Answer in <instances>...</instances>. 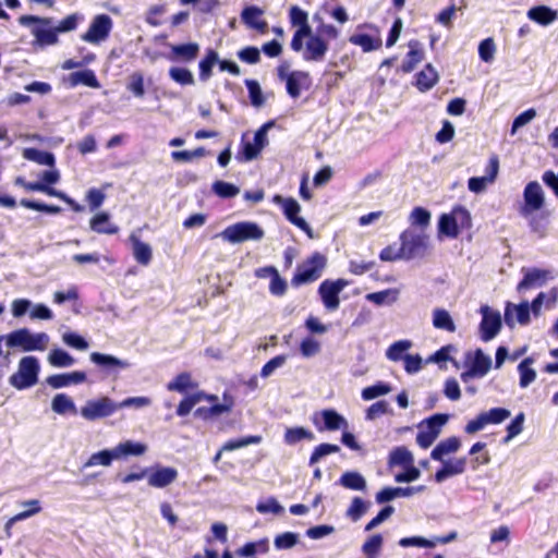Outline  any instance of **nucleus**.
<instances>
[{
	"label": "nucleus",
	"mask_w": 558,
	"mask_h": 558,
	"mask_svg": "<svg viewBox=\"0 0 558 558\" xmlns=\"http://www.w3.org/2000/svg\"><path fill=\"white\" fill-rule=\"evenodd\" d=\"M546 204L545 192L537 181L529 182L523 191V202L519 207V214L527 220L532 232L543 238L547 233L545 216H537Z\"/></svg>",
	"instance_id": "obj_1"
},
{
	"label": "nucleus",
	"mask_w": 558,
	"mask_h": 558,
	"mask_svg": "<svg viewBox=\"0 0 558 558\" xmlns=\"http://www.w3.org/2000/svg\"><path fill=\"white\" fill-rule=\"evenodd\" d=\"M430 240L427 234L405 231L402 233V247L397 252H386V260L424 257L430 252Z\"/></svg>",
	"instance_id": "obj_2"
},
{
	"label": "nucleus",
	"mask_w": 558,
	"mask_h": 558,
	"mask_svg": "<svg viewBox=\"0 0 558 558\" xmlns=\"http://www.w3.org/2000/svg\"><path fill=\"white\" fill-rule=\"evenodd\" d=\"M19 23L26 27L36 24V26H34L31 32L35 38L34 44L41 48L53 46L59 41L56 27H51L52 17H41L26 14L19 17Z\"/></svg>",
	"instance_id": "obj_3"
},
{
	"label": "nucleus",
	"mask_w": 558,
	"mask_h": 558,
	"mask_svg": "<svg viewBox=\"0 0 558 558\" xmlns=\"http://www.w3.org/2000/svg\"><path fill=\"white\" fill-rule=\"evenodd\" d=\"M326 265L327 257L319 252H314L298 265L296 270L291 278V284L293 287H300L318 280L322 277Z\"/></svg>",
	"instance_id": "obj_4"
},
{
	"label": "nucleus",
	"mask_w": 558,
	"mask_h": 558,
	"mask_svg": "<svg viewBox=\"0 0 558 558\" xmlns=\"http://www.w3.org/2000/svg\"><path fill=\"white\" fill-rule=\"evenodd\" d=\"M49 343L46 332L32 333L27 328H20L5 335V344L9 348H19L24 352L44 351Z\"/></svg>",
	"instance_id": "obj_5"
},
{
	"label": "nucleus",
	"mask_w": 558,
	"mask_h": 558,
	"mask_svg": "<svg viewBox=\"0 0 558 558\" xmlns=\"http://www.w3.org/2000/svg\"><path fill=\"white\" fill-rule=\"evenodd\" d=\"M40 365L33 355L20 360L17 371L9 377V384L17 390L28 389L38 383Z\"/></svg>",
	"instance_id": "obj_6"
},
{
	"label": "nucleus",
	"mask_w": 558,
	"mask_h": 558,
	"mask_svg": "<svg viewBox=\"0 0 558 558\" xmlns=\"http://www.w3.org/2000/svg\"><path fill=\"white\" fill-rule=\"evenodd\" d=\"M472 225L470 211L457 206L450 213L442 214L438 221V234L448 238H457L461 230L469 229Z\"/></svg>",
	"instance_id": "obj_7"
},
{
	"label": "nucleus",
	"mask_w": 558,
	"mask_h": 558,
	"mask_svg": "<svg viewBox=\"0 0 558 558\" xmlns=\"http://www.w3.org/2000/svg\"><path fill=\"white\" fill-rule=\"evenodd\" d=\"M465 371L461 373V380L468 384L472 378L484 377L492 367V357L481 349L470 350L464 354Z\"/></svg>",
	"instance_id": "obj_8"
},
{
	"label": "nucleus",
	"mask_w": 558,
	"mask_h": 558,
	"mask_svg": "<svg viewBox=\"0 0 558 558\" xmlns=\"http://www.w3.org/2000/svg\"><path fill=\"white\" fill-rule=\"evenodd\" d=\"M414 459L412 453L404 447L397 448L390 453V468L393 470L397 466L403 469L402 472L395 473V480L398 483L413 482L421 475L418 469L413 465Z\"/></svg>",
	"instance_id": "obj_9"
},
{
	"label": "nucleus",
	"mask_w": 558,
	"mask_h": 558,
	"mask_svg": "<svg viewBox=\"0 0 558 558\" xmlns=\"http://www.w3.org/2000/svg\"><path fill=\"white\" fill-rule=\"evenodd\" d=\"M221 235L230 243H242L250 240H260L264 236V231L255 222L242 221L227 227Z\"/></svg>",
	"instance_id": "obj_10"
},
{
	"label": "nucleus",
	"mask_w": 558,
	"mask_h": 558,
	"mask_svg": "<svg viewBox=\"0 0 558 558\" xmlns=\"http://www.w3.org/2000/svg\"><path fill=\"white\" fill-rule=\"evenodd\" d=\"M118 411L117 402L109 397H100L98 399H92L81 408V415L87 421H97L100 418L108 417Z\"/></svg>",
	"instance_id": "obj_11"
},
{
	"label": "nucleus",
	"mask_w": 558,
	"mask_h": 558,
	"mask_svg": "<svg viewBox=\"0 0 558 558\" xmlns=\"http://www.w3.org/2000/svg\"><path fill=\"white\" fill-rule=\"evenodd\" d=\"M511 415V412L505 408H493L488 411L481 412L474 420L470 421L465 425V433L468 434H475L483 428H485L487 425L493 424H500L505 420L509 418Z\"/></svg>",
	"instance_id": "obj_12"
},
{
	"label": "nucleus",
	"mask_w": 558,
	"mask_h": 558,
	"mask_svg": "<svg viewBox=\"0 0 558 558\" xmlns=\"http://www.w3.org/2000/svg\"><path fill=\"white\" fill-rule=\"evenodd\" d=\"M344 279L324 280L318 287V294L328 311H336L340 305V292L347 287Z\"/></svg>",
	"instance_id": "obj_13"
},
{
	"label": "nucleus",
	"mask_w": 558,
	"mask_h": 558,
	"mask_svg": "<svg viewBox=\"0 0 558 558\" xmlns=\"http://www.w3.org/2000/svg\"><path fill=\"white\" fill-rule=\"evenodd\" d=\"M111 28V17L107 14H98L93 19L88 29L81 35V39L89 44H99L109 36Z\"/></svg>",
	"instance_id": "obj_14"
},
{
	"label": "nucleus",
	"mask_w": 558,
	"mask_h": 558,
	"mask_svg": "<svg viewBox=\"0 0 558 558\" xmlns=\"http://www.w3.org/2000/svg\"><path fill=\"white\" fill-rule=\"evenodd\" d=\"M274 202L281 206L286 218L299 229L312 236V229L306 220L299 216L301 207L293 197L284 198L280 195L274 196Z\"/></svg>",
	"instance_id": "obj_15"
},
{
	"label": "nucleus",
	"mask_w": 558,
	"mask_h": 558,
	"mask_svg": "<svg viewBox=\"0 0 558 558\" xmlns=\"http://www.w3.org/2000/svg\"><path fill=\"white\" fill-rule=\"evenodd\" d=\"M481 314L483 316L480 325L481 338L484 341H489L498 335L501 328V315L488 305L481 307Z\"/></svg>",
	"instance_id": "obj_16"
},
{
	"label": "nucleus",
	"mask_w": 558,
	"mask_h": 558,
	"mask_svg": "<svg viewBox=\"0 0 558 558\" xmlns=\"http://www.w3.org/2000/svg\"><path fill=\"white\" fill-rule=\"evenodd\" d=\"M279 77L286 81L287 93L291 98H299L302 89H308L312 85V78L308 72L292 71L289 74H283L279 70Z\"/></svg>",
	"instance_id": "obj_17"
},
{
	"label": "nucleus",
	"mask_w": 558,
	"mask_h": 558,
	"mask_svg": "<svg viewBox=\"0 0 558 558\" xmlns=\"http://www.w3.org/2000/svg\"><path fill=\"white\" fill-rule=\"evenodd\" d=\"M499 172V161L497 157H493L486 168V174L483 177H473L468 181L469 190L474 194L484 193L489 185L495 183Z\"/></svg>",
	"instance_id": "obj_18"
},
{
	"label": "nucleus",
	"mask_w": 558,
	"mask_h": 558,
	"mask_svg": "<svg viewBox=\"0 0 558 558\" xmlns=\"http://www.w3.org/2000/svg\"><path fill=\"white\" fill-rule=\"evenodd\" d=\"M530 303L524 301L520 304L508 302L505 307V323L509 328H514L517 324L525 326L531 320Z\"/></svg>",
	"instance_id": "obj_19"
},
{
	"label": "nucleus",
	"mask_w": 558,
	"mask_h": 558,
	"mask_svg": "<svg viewBox=\"0 0 558 558\" xmlns=\"http://www.w3.org/2000/svg\"><path fill=\"white\" fill-rule=\"evenodd\" d=\"M170 51L166 58L174 63H192L199 54V45L191 41L185 44L169 45Z\"/></svg>",
	"instance_id": "obj_20"
},
{
	"label": "nucleus",
	"mask_w": 558,
	"mask_h": 558,
	"mask_svg": "<svg viewBox=\"0 0 558 558\" xmlns=\"http://www.w3.org/2000/svg\"><path fill=\"white\" fill-rule=\"evenodd\" d=\"M522 272L523 279L517 287L518 292H524L533 288L542 287L549 278H551V272L547 269L522 268Z\"/></svg>",
	"instance_id": "obj_21"
},
{
	"label": "nucleus",
	"mask_w": 558,
	"mask_h": 558,
	"mask_svg": "<svg viewBox=\"0 0 558 558\" xmlns=\"http://www.w3.org/2000/svg\"><path fill=\"white\" fill-rule=\"evenodd\" d=\"M178 470L172 466H156L147 476L148 485L155 488H165L178 478Z\"/></svg>",
	"instance_id": "obj_22"
},
{
	"label": "nucleus",
	"mask_w": 558,
	"mask_h": 558,
	"mask_svg": "<svg viewBox=\"0 0 558 558\" xmlns=\"http://www.w3.org/2000/svg\"><path fill=\"white\" fill-rule=\"evenodd\" d=\"M328 51V43L320 36H315L311 32L305 44V50L303 52V59L305 61H323Z\"/></svg>",
	"instance_id": "obj_23"
},
{
	"label": "nucleus",
	"mask_w": 558,
	"mask_h": 558,
	"mask_svg": "<svg viewBox=\"0 0 558 558\" xmlns=\"http://www.w3.org/2000/svg\"><path fill=\"white\" fill-rule=\"evenodd\" d=\"M264 11L256 5L245 7L241 12L242 22L250 28L256 29L260 34H265L268 24L262 19Z\"/></svg>",
	"instance_id": "obj_24"
},
{
	"label": "nucleus",
	"mask_w": 558,
	"mask_h": 558,
	"mask_svg": "<svg viewBox=\"0 0 558 558\" xmlns=\"http://www.w3.org/2000/svg\"><path fill=\"white\" fill-rule=\"evenodd\" d=\"M86 380V374L82 371H75L66 374H54L47 377L46 383L54 388L59 389L62 387H68L70 385H76L84 383Z\"/></svg>",
	"instance_id": "obj_25"
},
{
	"label": "nucleus",
	"mask_w": 558,
	"mask_h": 558,
	"mask_svg": "<svg viewBox=\"0 0 558 558\" xmlns=\"http://www.w3.org/2000/svg\"><path fill=\"white\" fill-rule=\"evenodd\" d=\"M441 462L444 463L442 469H440L435 474V480L437 483H441L445 480H447L448 477L462 474L464 472L465 465H466L465 458H459L456 460H448V461H445L442 459Z\"/></svg>",
	"instance_id": "obj_26"
},
{
	"label": "nucleus",
	"mask_w": 558,
	"mask_h": 558,
	"mask_svg": "<svg viewBox=\"0 0 558 558\" xmlns=\"http://www.w3.org/2000/svg\"><path fill=\"white\" fill-rule=\"evenodd\" d=\"M198 383L192 378L189 372L178 374L171 381L167 384L169 391H177L180 393H187L189 391L196 390Z\"/></svg>",
	"instance_id": "obj_27"
},
{
	"label": "nucleus",
	"mask_w": 558,
	"mask_h": 558,
	"mask_svg": "<svg viewBox=\"0 0 558 558\" xmlns=\"http://www.w3.org/2000/svg\"><path fill=\"white\" fill-rule=\"evenodd\" d=\"M526 15L530 20L543 26H547L558 20V11L546 5L533 7L527 11Z\"/></svg>",
	"instance_id": "obj_28"
},
{
	"label": "nucleus",
	"mask_w": 558,
	"mask_h": 558,
	"mask_svg": "<svg viewBox=\"0 0 558 558\" xmlns=\"http://www.w3.org/2000/svg\"><path fill=\"white\" fill-rule=\"evenodd\" d=\"M69 84L72 87L84 85L90 88H99L100 83L95 74V72L90 69H85L83 71L72 72L68 77Z\"/></svg>",
	"instance_id": "obj_29"
},
{
	"label": "nucleus",
	"mask_w": 558,
	"mask_h": 558,
	"mask_svg": "<svg viewBox=\"0 0 558 558\" xmlns=\"http://www.w3.org/2000/svg\"><path fill=\"white\" fill-rule=\"evenodd\" d=\"M408 46L409 52L401 63V70L405 73L413 71L424 58V51L417 40L409 41Z\"/></svg>",
	"instance_id": "obj_30"
},
{
	"label": "nucleus",
	"mask_w": 558,
	"mask_h": 558,
	"mask_svg": "<svg viewBox=\"0 0 558 558\" xmlns=\"http://www.w3.org/2000/svg\"><path fill=\"white\" fill-rule=\"evenodd\" d=\"M89 357L93 363L108 371L124 369L129 367V363L126 361L120 360L113 355L93 352Z\"/></svg>",
	"instance_id": "obj_31"
},
{
	"label": "nucleus",
	"mask_w": 558,
	"mask_h": 558,
	"mask_svg": "<svg viewBox=\"0 0 558 558\" xmlns=\"http://www.w3.org/2000/svg\"><path fill=\"white\" fill-rule=\"evenodd\" d=\"M89 227L93 231L100 234H116L119 228L110 222V216L108 213L101 211L96 214L89 221Z\"/></svg>",
	"instance_id": "obj_32"
},
{
	"label": "nucleus",
	"mask_w": 558,
	"mask_h": 558,
	"mask_svg": "<svg viewBox=\"0 0 558 558\" xmlns=\"http://www.w3.org/2000/svg\"><path fill=\"white\" fill-rule=\"evenodd\" d=\"M130 240L132 242L133 256L135 260L143 266L149 265L153 259V252L149 244L141 241L135 235H131Z\"/></svg>",
	"instance_id": "obj_33"
},
{
	"label": "nucleus",
	"mask_w": 558,
	"mask_h": 558,
	"mask_svg": "<svg viewBox=\"0 0 558 558\" xmlns=\"http://www.w3.org/2000/svg\"><path fill=\"white\" fill-rule=\"evenodd\" d=\"M23 158L36 162L41 166L54 167L56 158L50 151L40 150L35 147H27L23 149Z\"/></svg>",
	"instance_id": "obj_34"
},
{
	"label": "nucleus",
	"mask_w": 558,
	"mask_h": 558,
	"mask_svg": "<svg viewBox=\"0 0 558 558\" xmlns=\"http://www.w3.org/2000/svg\"><path fill=\"white\" fill-rule=\"evenodd\" d=\"M314 439V433L303 426L288 427L283 435V441L288 446H294L302 440L312 441Z\"/></svg>",
	"instance_id": "obj_35"
},
{
	"label": "nucleus",
	"mask_w": 558,
	"mask_h": 558,
	"mask_svg": "<svg viewBox=\"0 0 558 558\" xmlns=\"http://www.w3.org/2000/svg\"><path fill=\"white\" fill-rule=\"evenodd\" d=\"M320 415L324 421V428L327 430L347 429V420L333 409L323 410Z\"/></svg>",
	"instance_id": "obj_36"
},
{
	"label": "nucleus",
	"mask_w": 558,
	"mask_h": 558,
	"mask_svg": "<svg viewBox=\"0 0 558 558\" xmlns=\"http://www.w3.org/2000/svg\"><path fill=\"white\" fill-rule=\"evenodd\" d=\"M461 441L457 437H450L440 441L432 451L430 457L434 460L442 461L444 457L454 453L459 450Z\"/></svg>",
	"instance_id": "obj_37"
},
{
	"label": "nucleus",
	"mask_w": 558,
	"mask_h": 558,
	"mask_svg": "<svg viewBox=\"0 0 558 558\" xmlns=\"http://www.w3.org/2000/svg\"><path fill=\"white\" fill-rule=\"evenodd\" d=\"M218 62V52L208 49L205 57L198 63V77L202 82H207L213 76V68Z\"/></svg>",
	"instance_id": "obj_38"
},
{
	"label": "nucleus",
	"mask_w": 558,
	"mask_h": 558,
	"mask_svg": "<svg viewBox=\"0 0 558 558\" xmlns=\"http://www.w3.org/2000/svg\"><path fill=\"white\" fill-rule=\"evenodd\" d=\"M269 550V543L267 538L256 542L245 543L243 546L235 550L238 557H253L256 554H266Z\"/></svg>",
	"instance_id": "obj_39"
},
{
	"label": "nucleus",
	"mask_w": 558,
	"mask_h": 558,
	"mask_svg": "<svg viewBox=\"0 0 558 558\" xmlns=\"http://www.w3.org/2000/svg\"><path fill=\"white\" fill-rule=\"evenodd\" d=\"M339 483L341 486L352 490H365L366 482L365 478L355 471L344 472L340 478Z\"/></svg>",
	"instance_id": "obj_40"
},
{
	"label": "nucleus",
	"mask_w": 558,
	"mask_h": 558,
	"mask_svg": "<svg viewBox=\"0 0 558 558\" xmlns=\"http://www.w3.org/2000/svg\"><path fill=\"white\" fill-rule=\"evenodd\" d=\"M260 271H269V276L271 277L269 291L271 294L282 296L287 292V282L280 277L278 270L274 266L260 268Z\"/></svg>",
	"instance_id": "obj_41"
},
{
	"label": "nucleus",
	"mask_w": 558,
	"mask_h": 558,
	"mask_svg": "<svg viewBox=\"0 0 558 558\" xmlns=\"http://www.w3.org/2000/svg\"><path fill=\"white\" fill-rule=\"evenodd\" d=\"M433 326L448 332L456 331V325L449 312L444 308H436L433 312Z\"/></svg>",
	"instance_id": "obj_42"
},
{
	"label": "nucleus",
	"mask_w": 558,
	"mask_h": 558,
	"mask_svg": "<svg viewBox=\"0 0 558 558\" xmlns=\"http://www.w3.org/2000/svg\"><path fill=\"white\" fill-rule=\"evenodd\" d=\"M533 363L534 360L532 357H526L518 365L521 388L529 387L536 379V372L532 367Z\"/></svg>",
	"instance_id": "obj_43"
},
{
	"label": "nucleus",
	"mask_w": 558,
	"mask_h": 558,
	"mask_svg": "<svg viewBox=\"0 0 558 558\" xmlns=\"http://www.w3.org/2000/svg\"><path fill=\"white\" fill-rule=\"evenodd\" d=\"M51 409L58 414L76 413V407L73 400L65 393H58L53 397Z\"/></svg>",
	"instance_id": "obj_44"
},
{
	"label": "nucleus",
	"mask_w": 558,
	"mask_h": 558,
	"mask_svg": "<svg viewBox=\"0 0 558 558\" xmlns=\"http://www.w3.org/2000/svg\"><path fill=\"white\" fill-rule=\"evenodd\" d=\"M384 537L381 534L369 536L362 545V553L366 558H378L383 547Z\"/></svg>",
	"instance_id": "obj_45"
},
{
	"label": "nucleus",
	"mask_w": 558,
	"mask_h": 558,
	"mask_svg": "<svg viewBox=\"0 0 558 558\" xmlns=\"http://www.w3.org/2000/svg\"><path fill=\"white\" fill-rule=\"evenodd\" d=\"M438 74L437 71L432 66V64H427L418 74H417V87L421 90L430 89L437 82Z\"/></svg>",
	"instance_id": "obj_46"
},
{
	"label": "nucleus",
	"mask_w": 558,
	"mask_h": 558,
	"mask_svg": "<svg viewBox=\"0 0 558 558\" xmlns=\"http://www.w3.org/2000/svg\"><path fill=\"white\" fill-rule=\"evenodd\" d=\"M290 23L293 26H299L298 29L303 32H312V27L308 24V14L298 5H292L289 10Z\"/></svg>",
	"instance_id": "obj_47"
},
{
	"label": "nucleus",
	"mask_w": 558,
	"mask_h": 558,
	"mask_svg": "<svg viewBox=\"0 0 558 558\" xmlns=\"http://www.w3.org/2000/svg\"><path fill=\"white\" fill-rule=\"evenodd\" d=\"M114 459H117L114 449H112V450L105 449V450L93 453L88 458V460L84 463L83 468H90V466H95V465L109 466Z\"/></svg>",
	"instance_id": "obj_48"
},
{
	"label": "nucleus",
	"mask_w": 558,
	"mask_h": 558,
	"mask_svg": "<svg viewBox=\"0 0 558 558\" xmlns=\"http://www.w3.org/2000/svg\"><path fill=\"white\" fill-rule=\"evenodd\" d=\"M113 449L117 454V459H119L122 456H141L145 453L147 448L144 444L128 440L124 442H120Z\"/></svg>",
	"instance_id": "obj_49"
},
{
	"label": "nucleus",
	"mask_w": 558,
	"mask_h": 558,
	"mask_svg": "<svg viewBox=\"0 0 558 558\" xmlns=\"http://www.w3.org/2000/svg\"><path fill=\"white\" fill-rule=\"evenodd\" d=\"M371 505L372 504L369 501H365L360 497H354L350 507L347 509L345 514L353 522H356L367 512Z\"/></svg>",
	"instance_id": "obj_50"
},
{
	"label": "nucleus",
	"mask_w": 558,
	"mask_h": 558,
	"mask_svg": "<svg viewBox=\"0 0 558 558\" xmlns=\"http://www.w3.org/2000/svg\"><path fill=\"white\" fill-rule=\"evenodd\" d=\"M412 345L413 344L410 340L397 341L389 347L386 355L391 361H403L404 356L409 354L408 351L412 348Z\"/></svg>",
	"instance_id": "obj_51"
},
{
	"label": "nucleus",
	"mask_w": 558,
	"mask_h": 558,
	"mask_svg": "<svg viewBox=\"0 0 558 558\" xmlns=\"http://www.w3.org/2000/svg\"><path fill=\"white\" fill-rule=\"evenodd\" d=\"M350 43L360 46L364 51L376 50L380 47V39L368 34H354L350 37Z\"/></svg>",
	"instance_id": "obj_52"
},
{
	"label": "nucleus",
	"mask_w": 558,
	"mask_h": 558,
	"mask_svg": "<svg viewBox=\"0 0 558 558\" xmlns=\"http://www.w3.org/2000/svg\"><path fill=\"white\" fill-rule=\"evenodd\" d=\"M260 435H248L235 439H229L222 445V450L233 451L250 445H257L262 441Z\"/></svg>",
	"instance_id": "obj_53"
},
{
	"label": "nucleus",
	"mask_w": 558,
	"mask_h": 558,
	"mask_svg": "<svg viewBox=\"0 0 558 558\" xmlns=\"http://www.w3.org/2000/svg\"><path fill=\"white\" fill-rule=\"evenodd\" d=\"M22 506L26 507V510L15 514L13 518H11L5 524L7 529H9L11 526V524H13L14 522L25 520V519L41 511L39 500H37V499H31V500L24 501V502H22Z\"/></svg>",
	"instance_id": "obj_54"
},
{
	"label": "nucleus",
	"mask_w": 558,
	"mask_h": 558,
	"mask_svg": "<svg viewBox=\"0 0 558 558\" xmlns=\"http://www.w3.org/2000/svg\"><path fill=\"white\" fill-rule=\"evenodd\" d=\"M339 451H340V447L338 445L327 444V442L319 444L318 446H316L313 449V451L310 456L308 465L312 466V465L316 464L317 462H319L324 457L331 454V453H337Z\"/></svg>",
	"instance_id": "obj_55"
},
{
	"label": "nucleus",
	"mask_w": 558,
	"mask_h": 558,
	"mask_svg": "<svg viewBox=\"0 0 558 558\" xmlns=\"http://www.w3.org/2000/svg\"><path fill=\"white\" fill-rule=\"evenodd\" d=\"M169 77L182 86L194 85L193 73L186 68L172 66L169 69Z\"/></svg>",
	"instance_id": "obj_56"
},
{
	"label": "nucleus",
	"mask_w": 558,
	"mask_h": 558,
	"mask_svg": "<svg viewBox=\"0 0 558 558\" xmlns=\"http://www.w3.org/2000/svg\"><path fill=\"white\" fill-rule=\"evenodd\" d=\"M211 190L221 198H232L240 193V189L236 185L221 180L215 181Z\"/></svg>",
	"instance_id": "obj_57"
},
{
	"label": "nucleus",
	"mask_w": 558,
	"mask_h": 558,
	"mask_svg": "<svg viewBox=\"0 0 558 558\" xmlns=\"http://www.w3.org/2000/svg\"><path fill=\"white\" fill-rule=\"evenodd\" d=\"M20 205L27 209L46 213V214H51V215L60 214L62 210L61 207H59L57 205L39 203L37 201L28 199V198H22L20 201Z\"/></svg>",
	"instance_id": "obj_58"
},
{
	"label": "nucleus",
	"mask_w": 558,
	"mask_h": 558,
	"mask_svg": "<svg viewBox=\"0 0 558 558\" xmlns=\"http://www.w3.org/2000/svg\"><path fill=\"white\" fill-rule=\"evenodd\" d=\"M48 361L54 367H68L75 362V360L62 349L51 350L48 355Z\"/></svg>",
	"instance_id": "obj_59"
},
{
	"label": "nucleus",
	"mask_w": 558,
	"mask_h": 558,
	"mask_svg": "<svg viewBox=\"0 0 558 558\" xmlns=\"http://www.w3.org/2000/svg\"><path fill=\"white\" fill-rule=\"evenodd\" d=\"M126 89L137 98H143L145 95L144 76L141 72H133L130 75Z\"/></svg>",
	"instance_id": "obj_60"
},
{
	"label": "nucleus",
	"mask_w": 558,
	"mask_h": 558,
	"mask_svg": "<svg viewBox=\"0 0 558 558\" xmlns=\"http://www.w3.org/2000/svg\"><path fill=\"white\" fill-rule=\"evenodd\" d=\"M245 86L248 90L251 104L254 107H262L265 102V98L259 86V83L255 80H245Z\"/></svg>",
	"instance_id": "obj_61"
},
{
	"label": "nucleus",
	"mask_w": 558,
	"mask_h": 558,
	"mask_svg": "<svg viewBox=\"0 0 558 558\" xmlns=\"http://www.w3.org/2000/svg\"><path fill=\"white\" fill-rule=\"evenodd\" d=\"M222 398L223 403H214L209 407V411L213 418L219 417L222 414L230 413L234 405V400L232 396H230L229 393L225 392Z\"/></svg>",
	"instance_id": "obj_62"
},
{
	"label": "nucleus",
	"mask_w": 558,
	"mask_h": 558,
	"mask_svg": "<svg viewBox=\"0 0 558 558\" xmlns=\"http://www.w3.org/2000/svg\"><path fill=\"white\" fill-rule=\"evenodd\" d=\"M238 58L247 64H256L260 61V50L255 46H246L236 53Z\"/></svg>",
	"instance_id": "obj_63"
},
{
	"label": "nucleus",
	"mask_w": 558,
	"mask_h": 558,
	"mask_svg": "<svg viewBox=\"0 0 558 558\" xmlns=\"http://www.w3.org/2000/svg\"><path fill=\"white\" fill-rule=\"evenodd\" d=\"M430 213L423 207H415L410 215V222L413 226L425 228L429 225Z\"/></svg>",
	"instance_id": "obj_64"
}]
</instances>
